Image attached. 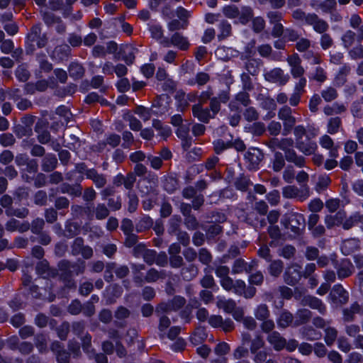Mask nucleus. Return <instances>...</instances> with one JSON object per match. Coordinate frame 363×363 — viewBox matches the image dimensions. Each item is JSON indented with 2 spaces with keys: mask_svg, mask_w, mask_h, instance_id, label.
<instances>
[{
  "mask_svg": "<svg viewBox=\"0 0 363 363\" xmlns=\"http://www.w3.org/2000/svg\"><path fill=\"white\" fill-rule=\"evenodd\" d=\"M292 17L307 26L313 27V29L316 33H323L328 31L329 29V24L326 21L320 18L315 13H306L300 9H296L292 12Z\"/></svg>",
  "mask_w": 363,
  "mask_h": 363,
  "instance_id": "obj_1",
  "label": "nucleus"
},
{
  "mask_svg": "<svg viewBox=\"0 0 363 363\" xmlns=\"http://www.w3.org/2000/svg\"><path fill=\"white\" fill-rule=\"evenodd\" d=\"M294 113H295V111L287 105H284L280 108L278 111V118L282 121V135L284 136L288 135L292 132L297 122L296 117L294 116Z\"/></svg>",
  "mask_w": 363,
  "mask_h": 363,
  "instance_id": "obj_2",
  "label": "nucleus"
},
{
  "mask_svg": "<svg viewBox=\"0 0 363 363\" xmlns=\"http://www.w3.org/2000/svg\"><path fill=\"white\" fill-rule=\"evenodd\" d=\"M282 195L286 199L304 201L310 196V188L307 184H303L300 188L295 185H289L283 188Z\"/></svg>",
  "mask_w": 363,
  "mask_h": 363,
  "instance_id": "obj_3",
  "label": "nucleus"
},
{
  "mask_svg": "<svg viewBox=\"0 0 363 363\" xmlns=\"http://www.w3.org/2000/svg\"><path fill=\"white\" fill-rule=\"evenodd\" d=\"M281 223L286 229L291 230V232L296 235H299L305 226V218L301 213H290L284 216Z\"/></svg>",
  "mask_w": 363,
  "mask_h": 363,
  "instance_id": "obj_4",
  "label": "nucleus"
},
{
  "mask_svg": "<svg viewBox=\"0 0 363 363\" xmlns=\"http://www.w3.org/2000/svg\"><path fill=\"white\" fill-rule=\"evenodd\" d=\"M328 298L330 303L335 306H341L348 302L349 293L341 284H335L332 288L329 294Z\"/></svg>",
  "mask_w": 363,
  "mask_h": 363,
  "instance_id": "obj_5",
  "label": "nucleus"
},
{
  "mask_svg": "<svg viewBox=\"0 0 363 363\" xmlns=\"http://www.w3.org/2000/svg\"><path fill=\"white\" fill-rule=\"evenodd\" d=\"M263 158L264 154L260 149L250 147L245 155L247 169L253 171L258 169Z\"/></svg>",
  "mask_w": 363,
  "mask_h": 363,
  "instance_id": "obj_6",
  "label": "nucleus"
},
{
  "mask_svg": "<svg viewBox=\"0 0 363 363\" xmlns=\"http://www.w3.org/2000/svg\"><path fill=\"white\" fill-rule=\"evenodd\" d=\"M41 34L40 23L33 25L25 38V50L26 55H33L35 50V42H37Z\"/></svg>",
  "mask_w": 363,
  "mask_h": 363,
  "instance_id": "obj_7",
  "label": "nucleus"
},
{
  "mask_svg": "<svg viewBox=\"0 0 363 363\" xmlns=\"http://www.w3.org/2000/svg\"><path fill=\"white\" fill-rule=\"evenodd\" d=\"M332 264L334 268L337 270V275L340 279L349 277L353 273V264L347 259H342L341 260L332 259Z\"/></svg>",
  "mask_w": 363,
  "mask_h": 363,
  "instance_id": "obj_8",
  "label": "nucleus"
},
{
  "mask_svg": "<svg viewBox=\"0 0 363 363\" xmlns=\"http://www.w3.org/2000/svg\"><path fill=\"white\" fill-rule=\"evenodd\" d=\"M283 277L288 285H296L302 277L301 267L296 263L290 264L286 267Z\"/></svg>",
  "mask_w": 363,
  "mask_h": 363,
  "instance_id": "obj_9",
  "label": "nucleus"
},
{
  "mask_svg": "<svg viewBox=\"0 0 363 363\" xmlns=\"http://www.w3.org/2000/svg\"><path fill=\"white\" fill-rule=\"evenodd\" d=\"M286 62L290 67V73L294 79L304 77L305 69L302 66V60L297 53L289 55Z\"/></svg>",
  "mask_w": 363,
  "mask_h": 363,
  "instance_id": "obj_10",
  "label": "nucleus"
},
{
  "mask_svg": "<svg viewBox=\"0 0 363 363\" xmlns=\"http://www.w3.org/2000/svg\"><path fill=\"white\" fill-rule=\"evenodd\" d=\"M264 76L267 82L277 84L279 86L285 85L289 80V76L285 74L284 70L279 67L267 72Z\"/></svg>",
  "mask_w": 363,
  "mask_h": 363,
  "instance_id": "obj_11",
  "label": "nucleus"
},
{
  "mask_svg": "<svg viewBox=\"0 0 363 363\" xmlns=\"http://www.w3.org/2000/svg\"><path fill=\"white\" fill-rule=\"evenodd\" d=\"M301 304L304 306H308L313 310H317L323 315L327 313L325 304L322 300L315 296L311 295L304 296L301 300Z\"/></svg>",
  "mask_w": 363,
  "mask_h": 363,
  "instance_id": "obj_12",
  "label": "nucleus"
},
{
  "mask_svg": "<svg viewBox=\"0 0 363 363\" xmlns=\"http://www.w3.org/2000/svg\"><path fill=\"white\" fill-rule=\"evenodd\" d=\"M122 287L118 284L107 286L103 293L106 304H113L123 294Z\"/></svg>",
  "mask_w": 363,
  "mask_h": 363,
  "instance_id": "obj_13",
  "label": "nucleus"
},
{
  "mask_svg": "<svg viewBox=\"0 0 363 363\" xmlns=\"http://www.w3.org/2000/svg\"><path fill=\"white\" fill-rule=\"evenodd\" d=\"M192 114L199 121L204 123H208L211 118H215L209 108H203L201 104H196L192 106Z\"/></svg>",
  "mask_w": 363,
  "mask_h": 363,
  "instance_id": "obj_14",
  "label": "nucleus"
},
{
  "mask_svg": "<svg viewBox=\"0 0 363 363\" xmlns=\"http://www.w3.org/2000/svg\"><path fill=\"white\" fill-rule=\"evenodd\" d=\"M186 299L180 296H174L172 300L165 303H160V311L164 312L176 311L183 307Z\"/></svg>",
  "mask_w": 363,
  "mask_h": 363,
  "instance_id": "obj_15",
  "label": "nucleus"
},
{
  "mask_svg": "<svg viewBox=\"0 0 363 363\" xmlns=\"http://www.w3.org/2000/svg\"><path fill=\"white\" fill-rule=\"evenodd\" d=\"M267 340L277 352L282 350L286 345V339L278 331L269 333L267 335Z\"/></svg>",
  "mask_w": 363,
  "mask_h": 363,
  "instance_id": "obj_16",
  "label": "nucleus"
},
{
  "mask_svg": "<svg viewBox=\"0 0 363 363\" xmlns=\"http://www.w3.org/2000/svg\"><path fill=\"white\" fill-rule=\"evenodd\" d=\"M295 147L305 155L314 154L318 148L316 143L309 139H307V140H298V142L296 143Z\"/></svg>",
  "mask_w": 363,
  "mask_h": 363,
  "instance_id": "obj_17",
  "label": "nucleus"
},
{
  "mask_svg": "<svg viewBox=\"0 0 363 363\" xmlns=\"http://www.w3.org/2000/svg\"><path fill=\"white\" fill-rule=\"evenodd\" d=\"M236 294L243 296L246 298H252L255 296L257 289L254 286H246L245 282L241 279L237 280Z\"/></svg>",
  "mask_w": 363,
  "mask_h": 363,
  "instance_id": "obj_18",
  "label": "nucleus"
},
{
  "mask_svg": "<svg viewBox=\"0 0 363 363\" xmlns=\"http://www.w3.org/2000/svg\"><path fill=\"white\" fill-rule=\"evenodd\" d=\"M346 218V213L344 211H337L335 215H327L325 217V223L328 228H332L335 225H341Z\"/></svg>",
  "mask_w": 363,
  "mask_h": 363,
  "instance_id": "obj_19",
  "label": "nucleus"
},
{
  "mask_svg": "<svg viewBox=\"0 0 363 363\" xmlns=\"http://www.w3.org/2000/svg\"><path fill=\"white\" fill-rule=\"evenodd\" d=\"M294 320L293 314L289 311L283 309L277 318V323L279 328L285 329L294 323Z\"/></svg>",
  "mask_w": 363,
  "mask_h": 363,
  "instance_id": "obj_20",
  "label": "nucleus"
},
{
  "mask_svg": "<svg viewBox=\"0 0 363 363\" xmlns=\"http://www.w3.org/2000/svg\"><path fill=\"white\" fill-rule=\"evenodd\" d=\"M253 269L252 264H248L243 259H236L232 266V274H237L243 272L250 273Z\"/></svg>",
  "mask_w": 363,
  "mask_h": 363,
  "instance_id": "obj_21",
  "label": "nucleus"
},
{
  "mask_svg": "<svg viewBox=\"0 0 363 363\" xmlns=\"http://www.w3.org/2000/svg\"><path fill=\"white\" fill-rule=\"evenodd\" d=\"M57 165V160L55 155L48 153L42 160L41 168L45 172H52Z\"/></svg>",
  "mask_w": 363,
  "mask_h": 363,
  "instance_id": "obj_22",
  "label": "nucleus"
},
{
  "mask_svg": "<svg viewBox=\"0 0 363 363\" xmlns=\"http://www.w3.org/2000/svg\"><path fill=\"white\" fill-rule=\"evenodd\" d=\"M35 131L38 133V140L40 144H48L50 140V133L45 128V125L38 121L34 128Z\"/></svg>",
  "mask_w": 363,
  "mask_h": 363,
  "instance_id": "obj_23",
  "label": "nucleus"
},
{
  "mask_svg": "<svg viewBox=\"0 0 363 363\" xmlns=\"http://www.w3.org/2000/svg\"><path fill=\"white\" fill-rule=\"evenodd\" d=\"M263 62L260 59L248 58L245 62V69L252 76H257Z\"/></svg>",
  "mask_w": 363,
  "mask_h": 363,
  "instance_id": "obj_24",
  "label": "nucleus"
},
{
  "mask_svg": "<svg viewBox=\"0 0 363 363\" xmlns=\"http://www.w3.org/2000/svg\"><path fill=\"white\" fill-rule=\"evenodd\" d=\"M68 72L69 77L76 81L83 77L85 69L79 62H72L68 67Z\"/></svg>",
  "mask_w": 363,
  "mask_h": 363,
  "instance_id": "obj_25",
  "label": "nucleus"
},
{
  "mask_svg": "<svg viewBox=\"0 0 363 363\" xmlns=\"http://www.w3.org/2000/svg\"><path fill=\"white\" fill-rule=\"evenodd\" d=\"M164 81L162 84V89L164 91H167L168 94H172L174 91L177 83L169 77L168 74L164 69L160 68V82Z\"/></svg>",
  "mask_w": 363,
  "mask_h": 363,
  "instance_id": "obj_26",
  "label": "nucleus"
},
{
  "mask_svg": "<svg viewBox=\"0 0 363 363\" xmlns=\"http://www.w3.org/2000/svg\"><path fill=\"white\" fill-rule=\"evenodd\" d=\"M359 247V241L355 238H351L345 240L342 242L341 245V251L345 255H348L356 250H357Z\"/></svg>",
  "mask_w": 363,
  "mask_h": 363,
  "instance_id": "obj_27",
  "label": "nucleus"
},
{
  "mask_svg": "<svg viewBox=\"0 0 363 363\" xmlns=\"http://www.w3.org/2000/svg\"><path fill=\"white\" fill-rule=\"evenodd\" d=\"M284 157L289 162L294 163L298 167H303L305 166V158L301 155H298L294 149L287 150L284 154Z\"/></svg>",
  "mask_w": 363,
  "mask_h": 363,
  "instance_id": "obj_28",
  "label": "nucleus"
},
{
  "mask_svg": "<svg viewBox=\"0 0 363 363\" xmlns=\"http://www.w3.org/2000/svg\"><path fill=\"white\" fill-rule=\"evenodd\" d=\"M301 334L304 339L309 341L317 340L321 337V333L310 325L303 327L301 329Z\"/></svg>",
  "mask_w": 363,
  "mask_h": 363,
  "instance_id": "obj_29",
  "label": "nucleus"
},
{
  "mask_svg": "<svg viewBox=\"0 0 363 363\" xmlns=\"http://www.w3.org/2000/svg\"><path fill=\"white\" fill-rule=\"evenodd\" d=\"M70 53L71 49L68 45H61L54 49L52 55L59 61H63L68 59Z\"/></svg>",
  "mask_w": 363,
  "mask_h": 363,
  "instance_id": "obj_30",
  "label": "nucleus"
},
{
  "mask_svg": "<svg viewBox=\"0 0 363 363\" xmlns=\"http://www.w3.org/2000/svg\"><path fill=\"white\" fill-rule=\"evenodd\" d=\"M312 313L306 308H301L297 311L295 315L294 326H298L307 323L311 318Z\"/></svg>",
  "mask_w": 363,
  "mask_h": 363,
  "instance_id": "obj_31",
  "label": "nucleus"
},
{
  "mask_svg": "<svg viewBox=\"0 0 363 363\" xmlns=\"http://www.w3.org/2000/svg\"><path fill=\"white\" fill-rule=\"evenodd\" d=\"M361 310V307L357 302L352 303L350 308L343 309V320L345 322H352L354 320L355 314L358 313Z\"/></svg>",
  "mask_w": 363,
  "mask_h": 363,
  "instance_id": "obj_32",
  "label": "nucleus"
},
{
  "mask_svg": "<svg viewBox=\"0 0 363 363\" xmlns=\"http://www.w3.org/2000/svg\"><path fill=\"white\" fill-rule=\"evenodd\" d=\"M172 45L177 47L181 50H187L190 45L187 38L179 33H175L172 35Z\"/></svg>",
  "mask_w": 363,
  "mask_h": 363,
  "instance_id": "obj_33",
  "label": "nucleus"
},
{
  "mask_svg": "<svg viewBox=\"0 0 363 363\" xmlns=\"http://www.w3.org/2000/svg\"><path fill=\"white\" fill-rule=\"evenodd\" d=\"M14 74L16 79L19 82H26L30 77V73L27 68V65L23 63L18 65L15 69Z\"/></svg>",
  "mask_w": 363,
  "mask_h": 363,
  "instance_id": "obj_34",
  "label": "nucleus"
},
{
  "mask_svg": "<svg viewBox=\"0 0 363 363\" xmlns=\"http://www.w3.org/2000/svg\"><path fill=\"white\" fill-rule=\"evenodd\" d=\"M218 27L220 32V33L218 35V38L219 40H223L231 35L232 26L228 21H220L218 25Z\"/></svg>",
  "mask_w": 363,
  "mask_h": 363,
  "instance_id": "obj_35",
  "label": "nucleus"
},
{
  "mask_svg": "<svg viewBox=\"0 0 363 363\" xmlns=\"http://www.w3.org/2000/svg\"><path fill=\"white\" fill-rule=\"evenodd\" d=\"M246 132L250 133L255 136L262 135L266 130L265 125L262 122H255L248 124L245 127Z\"/></svg>",
  "mask_w": 363,
  "mask_h": 363,
  "instance_id": "obj_36",
  "label": "nucleus"
},
{
  "mask_svg": "<svg viewBox=\"0 0 363 363\" xmlns=\"http://www.w3.org/2000/svg\"><path fill=\"white\" fill-rule=\"evenodd\" d=\"M252 354L254 355L253 361L255 363H277L274 359H267L269 352L266 350H259Z\"/></svg>",
  "mask_w": 363,
  "mask_h": 363,
  "instance_id": "obj_37",
  "label": "nucleus"
},
{
  "mask_svg": "<svg viewBox=\"0 0 363 363\" xmlns=\"http://www.w3.org/2000/svg\"><path fill=\"white\" fill-rule=\"evenodd\" d=\"M252 184L250 179L244 174H240L235 179L234 185L238 190L242 191H247L250 186Z\"/></svg>",
  "mask_w": 363,
  "mask_h": 363,
  "instance_id": "obj_38",
  "label": "nucleus"
},
{
  "mask_svg": "<svg viewBox=\"0 0 363 363\" xmlns=\"http://www.w3.org/2000/svg\"><path fill=\"white\" fill-rule=\"evenodd\" d=\"M268 267L270 275L278 277L282 272L284 269V262L281 259L272 260Z\"/></svg>",
  "mask_w": 363,
  "mask_h": 363,
  "instance_id": "obj_39",
  "label": "nucleus"
},
{
  "mask_svg": "<svg viewBox=\"0 0 363 363\" xmlns=\"http://www.w3.org/2000/svg\"><path fill=\"white\" fill-rule=\"evenodd\" d=\"M134 113L137 114L144 121H146L150 119L152 113L157 114V112L142 105H138L134 109Z\"/></svg>",
  "mask_w": 363,
  "mask_h": 363,
  "instance_id": "obj_40",
  "label": "nucleus"
},
{
  "mask_svg": "<svg viewBox=\"0 0 363 363\" xmlns=\"http://www.w3.org/2000/svg\"><path fill=\"white\" fill-rule=\"evenodd\" d=\"M254 315L258 320L269 318L270 316L269 307L264 303L258 305L255 309Z\"/></svg>",
  "mask_w": 363,
  "mask_h": 363,
  "instance_id": "obj_41",
  "label": "nucleus"
},
{
  "mask_svg": "<svg viewBox=\"0 0 363 363\" xmlns=\"http://www.w3.org/2000/svg\"><path fill=\"white\" fill-rule=\"evenodd\" d=\"M239 16L237 17L239 18V22L242 24L247 23L253 17L252 9L249 6H242L239 9Z\"/></svg>",
  "mask_w": 363,
  "mask_h": 363,
  "instance_id": "obj_42",
  "label": "nucleus"
},
{
  "mask_svg": "<svg viewBox=\"0 0 363 363\" xmlns=\"http://www.w3.org/2000/svg\"><path fill=\"white\" fill-rule=\"evenodd\" d=\"M321 97L326 102H331L338 97V93L335 88L333 86H328L323 89L320 92Z\"/></svg>",
  "mask_w": 363,
  "mask_h": 363,
  "instance_id": "obj_43",
  "label": "nucleus"
},
{
  "mask_svg": "<svg viewBox=\"0 0 363 363\" xmlns=\"http://www.w3.org/2000/svg\"><path fill=\"white\" fill-rule=\"evenodd\" d=\"M272 142L274 143H277V147L284 152V154L287 152V150H291V147L294 145V140L291 138H282L281 140H279L277 138H273Z\"/></svg>",
  "mask_w": 363,
  "mask_h": 363,
  "instance_id": "obj_44",
  "label": "nucleus"
},
{
  "mask_svg": "<svg viewBox=\"0 0 363 363\" xmlns=\"http://www.w3.org/2000/svg\"><path fill=\"white\" fill-rule=\"evenodd\" d=\"M356 38L357 34L354 31L347 30L344 33L341 38L342 45L345 48H350L354 44Z\"/></svg>",
  "mask_w": 363,
  "mask_h": 363,
  "instance_id": "obj_45",
  "label": "nucleus"
},
{
  "mask_svg": "<svg viewBox=\"0 0 363 363\" xmlns=\"http://www.w3.org/2000/svg\"><path fill=\"white\" fill-rule=\"evenodd\" d=\"M127 196L128 199V211L130 213H134L137 210L138 206V203H139L138 197L137 194H135V192H134L133 191H128V192L127 194Z\"/></svg>",
  "mask_w": 363,
  "mask_h": 363,
  "instance_id": "obj_46",
  "label": "nucleus"
},
{
  "mask_svg": "<svg viewBox=\"0 0 363 363\" xmlns=\"http://www.w3.org/2000/svg\"><path fill=\"white\" fill-rule=\"evenodd\" d=\"M178 186L177 179L173 176L165 177L163 181V187L169 193H173Z\"/></svg>",
  "mask_w": 363,
  "mask_h": 363,
  "instance_id": "obj_47",
  "label": "nucleus"
},
{
  "mask_svg": "<svg viewBox=\"0 0 363 363\" xmlns=\"http://www.w3.org/2000/svg\"><path fill=\"white\" fill-rule=\"evenodd\" d=\"M296 252V248L291 245H286L278 250V255L286 259L293 258Z\"/></svg>",
  "mask_w": 363,
  "mask_h": 363,
  "instance_id": "obj_48",
  "label": "nucleus"
},
{
  "mask_svg": "<svg viewBox=\"0 0 363 363\" xmlns=\"http://www.w3.org/2000/svg\"><path fill=\"white\" fill-rule=\"evenodd\" d=\"M197 257L199 258V262L204 265H208L212 262L213 259V256L211 253L206 247H202L199 249Z\"/></svg>",
  "mask_w": 363,
  "mask_h": 363,
  "instance_id": "obj_49",
  "label": "nucleus"
},
{
  "mask_svg": "<svg viewBox=\"0 0 363 363\" xmlns=\"http://www.w3.org/2000/svg\"><path fill=\"white\" fill-rule=\"evenodd\" d=\"M144 261L149 265L155 264L159 265V255L155 250L147 249L143 256Z\"/></svg>",
  "mask_w": 363,
  "mask_h": 363,
  "instance_id": "obj_50",
  "label": "nucleus"
},
{
  "mask_svg": "<svg viewBox=\"0 0 363 363\" xmlns=\"http://www.w3.org/2000/svg\"><path fill=\"white\" fill-rule=\"evenodd\" d=\"M104 267V279L106 282L111 283L113 281V273L116 267V263L114 262H106Z\"/></svg>",
  "mask_w": 363,
  "mask_h": 363,
  "instance_id": "obj_51",
  "label": "nucleus"
},
{
  "mask_svg": "<svg viewBox=\"0 0 363 363\" xmlns=\"http://www.w3.org/2000/svg\"><path fill=\"white\" fill-rule=\"evenodd\" d=\"M318 33L321 34L320 38V44L322 49L326 50L330 48L334 44V41L331 35L328 33L327 31Z\"/></svg>",
  "mask_w": 363,
  "mask_h": 363,
  "instance_id": "obj_52",
  "label": "nucleus"
},
{
  "mask_svg": "<svg viewBox=\"0 0 363 363\" xmlns=\"http://www.w3.org/2000/svg\"><path fill=\"white\" fill-rule=\"evenodd\" d=\"M218 308L223 309L226 313H233L236 308V303L232 299L228 300H219L217 302Z\"/></svg>",
  "mask_w": 363,
  "mask_h": 363,
  "instance_id": "obj_53",
  "label": "nucleus"
},
{
  "mask_svg": "<svg viewBox=\"0 0 363 363\" xmlns=\"http://www.w3.org/2000/svg\"><path fill=\"white\" fill-rule=\"evenodd\" d=\"M335 9H337L336 0H324L320 2L319 9H320L323 13H330Z\"/></svg>",
  "mask_w": 363,
  "mask_h": 363,
  "instance_id": "obj_54",
  "label": "nucleus"
},
{
  "mask_svg": "<svg viewBox=\"0 0 363 363\" xmlns=\"http://www.w3.org/2000/svg\"><path fill=\"white\" fill-rule=\"evenodd\" d=\"M220 284L225 290L236 294L237 280L233 281L231 277H228L220 280Z\"/></svg>",
  "mask_w": 363,
  "mask_h": 363,
  "instance_id": "obj_55",
  "label": "nucleus"
},
{
  "mask_svg": "<svg viewBox=\"0 0 363 363\" xmlns=\"http://www.w3.org/2000/svg\"><path fill=\"white\" fill-rule=\"evenodd\" d=\"M341 124L342 121L340 118H330L328 123V133L332 135L337 133Z\"/></svg>",
  "mask_w": 363,
  "mask_h": 363,
  "instance_id": "obj_56",
  "label": "nucleus"
},
{
  "mask_svg": "<svg viewBox=\"0 0 363 363\" xmlns=\"http://www.w3.org/2000/svg\"><path fill=\"white\" fill-rule=\"evenodd\" d=\"M184 224L189 230H196L200 225L199 222L193 214L184 218Z\"/></svg>",
  "mask_w": 363,
  "mask_h": 363,
  "instance_id": "obj_57",
  "label": "nucleus"
},
{
  "mask_svg": "<svg viewBox=\"0 0 363 363\" xmlns=\"http://www.w3.org/2000/svg\"><path fill=\"white\" fill-rule=\"evenodd\" d=\"M13 131L18 138H22L23 136L30 137L33 135V130H30L22 124L15 125Z\"/></svg>",
  "mask_w": 363,
  "mask_h": 363,
  "instance_id": "obj_58",
  "label": "nucleus"
},
{
  "mask_svg": "<svg viewBox=\"0 0 363 363\" xmlns=\"http://www.w3.org/2000/svg\"><path fill=\"white\" fill-rule=\"evenodd\" d=\"M206 218L209 219V222L221 223L226 220L225 215L219 211H213L207 213Z\"/></svg>",
  "mask_w": 363,
  "mask_h": 363,
  "instance_id": "obj_59",
  "label": "nucleus"
},
{
  "mask_svg": "<svg viewBox=\"0 0 363 363\" xmlns=\"http://www.w3.org/2000/svg\"><path fill=\"white\" fill-rule=\"evenodd\" d=\"M285 165V161L282 153L277 152L274 154L272 168L274 172H280Z\"/></svg>",
  "mask_w": 363,
  "mask_h": 363,
  "instance_id": "obj_60",
  "label": "nucleus"
},
{
  "mask_svg": "<svg viewBox=\"0 0 363 363\" xmlns=\"http://www.w3.org/2000/svg\"><path fill=\"white\" fill-rule=\"evenodd\" d=\"M175 99L177 103L178 109L180 111H182L188 107L189 103L187 102L186 94L183 91H178L177 92Z\"/></svg>",
  "mask_w": 363,
  "mask_h": 363,
  "instance_id": "obj_61",
  "label": "nucleus"
},
{
  "mask_svg": "<svg viewBox=\"0 0 363 363\" xmlns=\"http://www.w3.org/2000/svg\"><path fill=\"white\" fill-rule=\"evenodd\" d=\"M249 356V350L243 345H239L233 352L234 359L241 360L243 358H247Z\"/></svg>",
  "mask_w": 363,
  "mask_h": 363,
  "instance_id": "obj_62",
  "label": "nucleus"
},
{
  "mask_svg": "<svg viewBox=\"0 0 363 363\" xmlns=\"http://www.w3.org/2000/svg\"><path fill=\"white\" fill-rule=\"evenodd\" d=\"M362 217V216L361 215H359V213H355V214L351 216L350 218H348L347 219L345 218V220L343 221V223H342V228L345 230L350 229L356 223H359L361 220Z\"/></svg>",
  "mask_w": 363,
  "mask_h": 363,
  "instance_id": "obj_63",
  "label": "nucleus"
},
{
  "mask_svg": "<svg viewBox=\"0 0 363 363\" xmlns=\"http://www.w3.org/2000/svg\"><path fill=\"white\" fill-rule=\"evenodd\" d=\"M26 322V316L23 313H17L11 316L9 323L16 328L21 327Z\"/></svg>",
  "mask_w": 363,
  "mask_h": 363,
  "instance_id": "obj_64",
  "label": "nucleus"
}]
</instances>
